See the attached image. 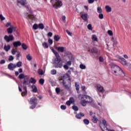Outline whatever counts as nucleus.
<instances>
[{
	"label": "nucleus",
	"instance_id": "5fc2aeb1",
	"mask_svg": "<svg viewBox=\"0 0 131 131\" xmlns=\"http://www.w3.org/2000/svg\"><path fill=\"white\" fill-rule=\"evenodd\" d=\"M45 90L46 92H47V94H48V95H50V88L48 87V88H47L45 87Z\"/></svg>",
	"mask_w": 131,
	"mask_h": 131
},
{
	"label": "nucleus",
	"instance_id": "4c0bfd02",
	"mask_svg": "<svg viewBox=\"0 0 131 131\" xmlns=\"http://www.w3.org/2000/svg\"><path fill=\"white\" fill-rule=\"evenodd\" d=\"M14 59H15V57L13 56V55H10L9 56L8 61H9V62H12V61L14 60Z\"/></svg>",
	"mask_w": 131,
	"mask_h": 131
},
{
	"label": "nucleus",
	"instance_id": "a211bd4d",
	"mask_svg": "<svg viewBox=\"0 0 131 131\" xmlns=\"http://www.w3.org/2000/svg\"><path fill=\"white\" fill-rule=\"evenodd\" d=\"M88 13H83L81 14V18L84 21H88Z\"/></svg>",
	"mask_w": 131,
	"mask_h": 131
},
{
	"label": "nucleus",
	"instance_id": "72a5a7b5",
	"mask_svg": "<svg viewBox=\"0 0 131 131\" xmlns=\"http://www.w3.org/2000/svg\"><path fill=\"white\" fill-rule=\"evenodd\" d=\"M42 47L44 49H48L49 48V45H48L47 42H43L42 43Z\"/></svg>",
	"mask_w": 131,
	"mask_h": 131
},
{
	"label": "nucleus",
	"instance_id": "864d4df0",
	"mask_svg": "<svg viewBox=\"0 0 131 131\" xmlns=\"http://www.w3.org/2000/svg\"><path fill=\"white\" fill-rule=\"evenodd\" d=\"M21 86V87H20ZM22 85L21 84H18V91L20 93H23V92H22Z\"/></svg>",
	"mask_w": 131,
	"mask_h": 131
},
{
	"label": "nucleus",
	"instance_id": "423d86ee",
	"mask_svg": "<svg viewBox=\"0 0 131 131\" xmlns=\"http://www.w3.org/2000/svg\"><path fill=\"white\" fill-rule=\"evenodd\" d=\"M79 99H85L86 101H91L88 102V103H92L93 102V98L87 95H79Z\"/></svg>",
	"mask_w": 131,
	"mask_h": 131
},
{
	"label": "nucleus",
	"instance_id": "4d7b16f0",
	"mask_svg": "<svg viewBox=\"0 0 131 131\" xmlns=\"http://www.w3.org/2000/svg\"><path fill=\"white\" fill-rule=\"evenodd\" d=\"M107 33L110 35L111 36H112L113 35V32L111 30H108L107 31Z\"/></svg>",
	"mask_w": 131,
	"mask_h": 131
},
{
	"label": "nucleus",
	"instance_id": "49530a36",
	"mask_svg": "<svg viewBox=\"0 0 131 131\" xmlns=\"http://www.w3.org/2000/svg\"><path fill=\"white\" fill-rule=\"evenodd\" d=\"M83 122L85 124H86V125H88L89 124V123H90V121H89L88 120V119H84L83 120Z\"/></svg>",
	"mask_w": 131,
	"mask_h": 131
},
{
	"label": "nucleus",
	"instance_id": "cd10ccee",
	"mask_svg": "<svg viewBox=\"0 0 131 131\" xmlns=\"http://www.w3.org/2000/svg\"><path fill=\"white\" fill-rule=\"evenodd\" d=\"M29 81H30V79H28V78H26L24 79V80L22 81V83L24 84V85H25V84H26V83H28V82H29Z\"/></svg>",
	"mask_w": 131,
	"mask_h": 131
},
{
	"label": "nucleus",
	"instance_id": "f257e3e1",
	"mask_svg": "<svg viewBox=\"0 0 131 131\" xmlns=\"http://www.w3.org/2000/svg\"><path fill=\"white\" fill-rule=\"evenodd\" d=\"M50 50H51L52 53L54 54L56 57V58H55L53 61L54 67L55 68H62L63 63L62 62V59L60 57V55L56 50H54V48L51 47Z\"/></svg>",
	"mask_w": 131,
	"mask_h": 131
},
{
	"label": "nucleus",
	"instance_id": "6e6d98bb",
	"mask_svg": "<svg viewBox=\"0 0 131 131\" xmlns=\"http://www.w3.org/2000/svg\"><path fill=\"white\" fill-rule=\"evenodd\" d=\"M98 17L99 19H104V15L102 13L99 14Z\"/></svg>",
	"mask_w": 131,
	"mask_h": 131
},
{
	"label": "nucleus",
	"instance_id": "de8ad7c7",
	"mask_svg": "<svg viewBox=\"0 0 131 131\" xmlns=\"http://www.w3.org/2000/svg\"><path fill=\"white\" fill-rule=\"evenodd\" d=\"M75 87L76 91H79V84H77V82H75Z\"/></svg>",
	"mask_w": 131,
	"mask_h": 131
},
{
	"label": "nucleus",
	"instance_id": "8fccbe9b",
	"mask_svg": "<svg viewBox=\"0 0 131 131\" xmlns=\"http://www.w3.org/2000/svg\"><path fill=\"white\" fill-rule=\"evenodd\" d=\"M21 56V53L20 52H18L16 54V60H19V58H20Z\"/></svg>",
	"mask_w": 131,
	"mask_h": 131
},
{
	"label": "nucleus",
	"instance_id": "79ce46f5",
	"mask_svg": "<svg viewBox=\"0 0 131 131\" xmlns=\"http://www.w3.org/2000/svg\"><path fill=\"white\" fill-rule=\"evenodd\" d=\"M54 38L55 41H59V40L60 39V36L59 35H55Z\"/></svg>",
	"mask_w": 131,
	"mask_h": 131
},
{
	"label": "nucleus",
	"instance_id": "c03bdc74",
	"mask_svg": "<svg viewBox=\"0 0 131 131\" xmlns=\"http://www.w3.org/2000/svg\"><path fill=\"white\" fill-rule=\"evenodd\" d=\"M79 67L80 69H82V70H84L85 69V68H86V67H85V65L83 64H80L79 66Z\"/></svg>",
	"mask_w": 131,
	"mask_h": 131
},
{
	"label": "nucleus",
	"instance_id": "473e14b6",
	"mask_svg": "<svg viewBox=\"0 0 131 131\" xmlns=\"http://www.w3.org/2000/svg\"><path fill=\"white\" fill-rule=\"evenodd\" d=\"M38 82L39 84H41V85H43L45 83V79L40 78V79H39Z\"/></svg>",
	"mask_w": 131,
	"mask_h": 131
},
{
	"label": "nucleus",
	"instance_id": "9d476101",
	"mask_svg": "<svg viewBox=\"0 0 131 131\" xmlns=\"http://www.w3.org/2000/svg\"><path fill=\"white\" fill-rule=\"evenodd\" d=\"M97 89L98 93H101V94H103V93H104V88L100 84L97 85Z\"/></svg>",
	"mask_w": 131,
	"mask_h": 131
},
{
	"label": "nucleus",
	"instance_id": "f3484780",
	"mask_svg": "<svg viewBox=\"0 0 131 131\" xmlns=\"http://www.w3.org/2000/svg\"><path fill=\"white\" fill-rule=\"evenodd\" d=\"M56 50L59 53H64V52H65V51H66V49H65V48L63 47H57Z\"/></svg>",
	"mask_w": 131,
	"mask_h": 131
},
{
	"label": "nucleus",
	"instance_id": "393cba45",
	"mask_svg": "<svg viewBox=\"0 0 131 131\" xmlns=\"http://www.w3.org/2000/svg\"><path fill=\"white\" fill-rule=\"evenodd\" d=\"M38 29H40V30H43V29H45V25L42 23H39L38 24Z\"/></svg>",
	"mask_w": 131,
	"mask_h": 131
},
{
	"label": "nucleus",
	"instance_id": "58836bf2",
	"mask_svg": "<svg viewBox=\"0 0 131 131\" xmlns=\"http://www.w3.org/2000/svg\"><path fill=\"white\" fill-rule=\"evenodd\" d=\"M51 74L52 75H56L57 74V70L53 69L51 71Z\"/></svg>",
	"mask_w": 131,
	"mask_h": 131
},
{
	"label": "nucleus",
	"instance_id": "bb28decb",
	"mask_svg": "<svg viewBox=\"0 0 131 131\" xmlns=\"http://www.w3.org/2000/svg\"><path fill=\"white\" fill-rule=\"evenodd\" d=\"M7 33H8V34H12V33H13V29L12 28V26L9 27L7 29Z\"/></svg>",
	"mask_w": 131,
	"mask_h": 131
},
{
	"label": "nucleus",
	"instance_id": "7ed1b4c3",
	"mask_svg": "<svg viewBox=\"0 0 131 131\" xmlns=\"http://www.w3.org/2000/svg\"><path fill=\"white\" fill-rule=\"evenodd\" d=\"M28 101L30 105H31L30 106V109H34L37 106V104H38L37 102L38 99L36 97H31L30 99H28Z\"/></svg>",
	"mask_w": 131,
	"mask_h": 131
},
{
	"label": "nucleus",
	"instance_id": "f03ea898",
	"mask_svg": "<svg viewBox=\"0 0 131 131\" xmlns=\"http://www.w3.org/2000/svg\"><path fill=\"white\" fill-rule=\"evenodd\" d=\"M112 73L113 75L116 76H121V77H124L125 74L123 71L118 66L113 64L112 67Z\"/></svg>",
	"mask_w": 131,
	"mask_h": 131
},
{
	"label": "nucleus",
	"instance_id": "69168bd1",
	"mask_svg": "<svg viewBox=\"0 0 131 131\" xmlns=\"http://www.w3.org/2000/svg\"><path fill=\"white\" fill-rule=\"evenodd\" d=\"M72 64V62H71V61H69L67 62V65H68V66H71Z\"/></svg>",
	"mask_w": 131,
	"mask_h": 131
},
{
	"label": "nucleus",
	"instance_id": "13d9d810",
	"mask_svg": "<svg viewBox=\"0 0 131 131\" xmlns=\"http://www.w3.org/2000/svg\"><path fill=\"white\" fill-rule=\"evenodd\" d=\"M88 29L89 30H93V27H92V25L89 24V25H88Z\"/></svg>",
	"mask_w": 131,
	"mask_h": 131
},
{
	"label": "nucleus",
	"instance_id": "5701e85b",
	"mask_svg": "<svg viewBox=\"0 0 131 131\" xmlns=\"http://www.w3.org/2000/svg\"><path fill=\"white\" fill-rule=\"evenodd\" d=\"M29 82L30 83H31L33 84H35L36 83V80L35 79V78L32 77L30 78Z\"/></svg>",
	"mask_w": 131,
	"mask_h": 131
},
{
	"label": "nucleus",
	"instance_id": "09e8293b",
	"mask_svg": "<svg viewBox=\"0 0 131 131\" xmlns=\"http://www.w3.org/2000/svg\"><path fill=\"white\" fill-rule=\"evenodd\" d=\"M9 26L11 27V26H13V25H12L11 22H7L6 25V27H9Z\"/></svg>",
	"mask_w": 131,
	"mask_h": 131
},
{
	"label": "nucleus",
	"instance_id": "774afa93",
	"mask_svg": "<svg viewBox=\"0 0 131 131\" xmlns=\"http://www.w3.org/2000/svg\"><path fill=\"white\" fill-rule=\"evenodd\" d=\"M55 91L57 94H59L60 93V89L58 88H56Z\"/></svg>",
	"mask_w": 131,
	"mask_h": 131
},
{
	"label": "nucleus",
	"instance_id": "1a4fd4ad",
	"mask_svg": "<svg viewBox=\"0 0 131 131\" xmlns=\"http://www.w3.org/2000/svg\"><path fill=\"white\" fill-rule=\"evenodd\" d=\"M22 43L21 41L17 40L13 42V46L14 48H18V47H21Z\"/></svg>",
	"mask_w": 131,
	"mask_h": 131
},
{
	"label": "nucleus",
	"instance_id": "603ef678",
	"mask_svg": "<svg viewBox=\"0 0 131 131\" xmlns=\"http://www.w3.org/2000/svg\"><path fill=\"white\" fill-rule=\"evenodd\" d=\"M72 109L74 110V111H78V107L75 105L72 106Z\"/></svg>",
	"mask_w": 131,
	"mask_h": 131
},
{
	"label": "nucleus",
	"instance_id": "7c9ffc66",
	"mask_svg": "<svg viewBox=\"0 0 131 131\" xmlns=\"http://www.w3.org/2000/svg\"><path fill=\"white\" fill-rule=\"evenodd\" d=\"M105 9L107 13H110V12H111V11H112V9L111 8V7H110L108 5H106L105 6Z\"/></svg>",
	"mask_w": 131,
	"mask_h": 131
},
{
	"label": "nucleus",
	"instance_id": "bf43d9fd",
	"mask_svg": "<svg viewBox=\"0 0 131 131\" xmlns=\"http://www.w3.org/2000/svg\"><path fill=\"white\" fill-rule=\"evenodd\" d=\"M60 108L61 110H66V105H61L60 106Z\"/></svg>",
	"mask_w": 131,
	"mask_h": 131
},
{
	"label": "nucleus",
	"instance_id": "e2e57ef3",
	"mask_svg": "<svg viewBox=\"0 0 131 131\" xmlns=\"http://www.w3.org/2000/svg\"><path fill=\"white\" fill-rule=\"evenodd\" d=\"M113 42V46L116 47V46H117V41H116V40H114Z\"/></svg>",
	"mask_w": 131,
	"mask_h": 131
},
{
	"label": "nucleus",
	"instance_id": "c9c22d12",
	"mask_svg": "<svg viewBox=\"0 0 131 131\" xmlns=\"http://www.w3.org/2000/svg\"><path fill=\"white\" fill-rule=\"evenodd\" d=\"M26 58L28 61H31V60H32V57L30 54L27 55Z\"/></svg>",
	"mask_w": 131,
	"mask_h": 131
},
{
	"label": "nucleus",
	"instance_id": "4be33fe9",
	"mask_svg": "<svg viewBox=\"0 0 131 131\" xmlns=\"http://www.w3.org/2000/svg\"><path fill=\"white\" fill-rule=\"evenodd\" d=\"M119 59L120 60V62L121 63V64H122V65H126V60H125V59L121 57H119Z\"/></svg>",
	"mask_w": 131,
	"mask_h": 131
},
{
	"label": "nucleus",
	"instance_id": "4468645a",
	"mask_svg": "<svg viewBox=\"0 0 131 131\" xmlns=\"http://www.w3.org/2000/svg\"><path fill=\"white\" fill-rule=\"evenodd\" d=\"M31 88L32 89L31 92H32V93H37L38 92L37 87L35 84L31 85Z\"/></svg>",
	"mask_w": 131,
	"mask_h": 131
},
{
	"label": "nucleus",
	"instance_id": "338daca9",
	"mask_svg": "<svg viewBox=\"0 0 131 131\" xmlns=\"http://www.w3.org/2000/svg\"><path fill=\"white\" fill-rule=\"evenodd\" d=\"M99 61L100 62H103L104 61V58H103V57L100 56L99 57Z\"/></svg>",
	"mask_w": 131,
	"mask_h": 131
},
{
	"label": "nucleus",
	"instance_id": "680f3d73",
	"mask_svg": "<svg viewBox=\"0 0 131 131\" xmlns=\"http://www.w3.org/2000/svg\"><path fill=\"white\" fill-rule=\"evenodd\" d=\"M48 45H50V32L47 33Z\"/></svg>",
	"mask_w": 131,
	"mask_h": 131
},
{
	"label": "nucleus",
	"instance_id": "c756f323",
	"mask_svg": "<svg viewBox=\"0 0 131 131\" xmlns=\"http://www.w3.org/2000/svg\"><path fill=\"white\" fill-rule=\"evenodd\" d=\"M32 29L33 30H37L38 29V24L35 23L32 26Z\"/></svg>",
	"mask_w": 131,
	"mask_h": 131
},
{
	"label": "nucleus",
	"instance_id": "37998d69",
	"mask_svg": "<svg viewBox=\"0 0 131 131\" xmlns=\"http://www.w3.org/2000/svg\"><path fill=\"white\" fill-rule=\"evenodd\" d=\"M23 4H23L21 6H23V7L26 8V9H27V10L29 8L28 6L26 5H27V2L26 1Z\"/></svg>",
	"mask_w": 131,
	"mask_h": 131
},
{
	"label": "nucleus",
	"instance_id": "2f4dec72",
	"mask_svg": "<svg viewBox=\"0 0 131 131\" xmlns=\"http://www.w3.org/2000/svg\"><path fill=\"white\" fill-rule=\"evenodd\" d=\"M92 39L93 41H98V37L96 35H92Z\"/></svg>",
	"mask_w": 131,
	"mask_h": 131
},
{
	"label": "nucleus",
	"instance_id": "6e6552de",
	"mask_svg": "<svg viewBox=\"0 0 131 131\" xmlns=\"http://www.w3.org/2000/svg\"><path fill=\"white\" fill-rule=\"evenodd\" d=\"M23 92L21 93V96L25 97V96H27L28 94V91H27V86L26 85L23 86Z\"/></svg>",
	"mask_w": 131,
	"mask_h": 131
},
{
	"label": "nucleus",
	"instance_id": "f704fd0d",
	"mask_svg": "<svg viewBox=\"0 0 131 131\" xmlns=\"http://www.w3.org/2000/svg\"><path fill=\"white\" fill-rule=\"evenodd\" d=\"M11 27L12 28L13 32H16V34L17 35H19V33L18 32V31H16V27H15L13 25L11 26Z\"/></svg>",
	"mask_w": 131,
	"mask_h": 131
},
{
	"label": "nucleus",
	"instance_id": "e433bc0d",
	"mask_svg": "<svg viewBox=\"0 0 131 131\" xmlns=\"http://www.w3.org/2000/svg\"><path fill=\"white\" fill-rule=\"evenodd\" d=\"M24 77H25V75L23 73L20 74L18 75V78L19 79H20V80L22 79H24Z\"/></svg>",
	"mask_w": 131,
	"mask_h": 131
},
{
	"label": "nucleus",
	"instance_id": "a878e982",
	"mask_svg": "<svg viewBox=\"0 0 131 131\" xmlns=\"http://www.w3.org/2000/svg\"><path fill=\"white\" fill-rule=\"evenodd\" d=\"M21 48H22L23 50H24V51H26V50H27V49H28V46H27L26 45V43H21Z\"/></svg>",
	"mask_w": 131,
	"mask_h": 131
},
{
	"label": "nucleus",
	"instance_id": "0eeeda50",
	"mask_svg": "<svg viewBox=\"0 0 131 131\" xmlns=\"http://www.w3.org/2000/svg\"><path fill=\"white\" fill-rule=\"evenodd\" d=\"M4 39L6 40V42H10V41H13L14 40V35L10 34L8 36V35H5L4 36Z\"/></svg>",
	"mask_w": 131,
	"mask_h": 131
},
{
	"label": "nucleus",
	"instance_id": "f8f14e48",
	"mask_svg": "<svg viewBox=\"0 0 131 131\" xmlns=\"http://www.w3.org/2000/svg\"><path fill=\"white\" fill-rule=\"evenodd\" d=\"M15 68H16V67L15 66V64L13 63H10L8 65V69L9 70H11L12 71H13V70H14L15 69Z\"/></svg>",
	"mask_w": 131,
	"mask_h": 131
},
{
	"label": "nucleus",
	"instance_id": "6ab92c4d",
	"mask_svg": "<svg viewBox=\"0 0 131 131\" xmlns=\"http://www.w3.org/2000/svg\"><path fill=\"white\" fill-rule=\"evenodd\" d=\"M37 73L39 75L42 76L46 73V71L41 69H39L37 70Z\"/></svg>",
	"mask_w": 131,
	"mask_h": 131
},
{
	"label": "nucleus",
	"instance_id": "39448f33",
	"mask_svg": "<svg viewBox=\"0 0 131 131\" xmlns=\"http://www.w3.org/2000/svg\"><path fill=\"white\" fill-rule=\"evenodd\" d=\"M63 83L66 90L69 91H71V79H70V78H69L67 79V81L63 80Z\"/></svg>",
	"mask_w": 131,
	"mask_h": 131
},
{
	"label": "nucleus",
	"instance_id": "ea45409f",
	"mask_svg": "<svg viewBox=\"0 0 131 131\" xmlns=\"http://www.w3.org/2000/svg\"><path fill=\"white\" fill-rule=\"evenodd\" d=\"M26 1V0H17V4H20L21 6L23 3H25Z\"/></svg>",
	"mask_w": 131,
	"mask_h": 131
},
{
	"label": "nucleus",
	"instance_id": "aec40b11",
	"mask_svg": "<svg viewBox=\"0 0 131 131\" xmlns=\"http://www.w3.org/2000/svg\"><path fill=\"white\" fill-rule=\"evenodd\" d=\"M4 49L6 51V52H9L11 50V45H5L4 47Z\"/></svg>",
	"mask_w": 131,
	"mask_h": 131
},
{
	"label": "nucleus",
	"instance_id": "412c9836",
	"mask_svg": "<svg viewBox=\"0 0 131 131\" xmlns=\"http://www.w3.org/2000/svg\"><path fill=\"white\" fill-rule=\"evenodd\" d=\"M83 116H84V114L82 113H80L76 115V117L77 119H81V118L83 117Z\"/></svg>",
	"mask_w": 131,
	"mask_h": 131
},
{
	"label": "nucleus",
	"instance_id": "b1692460",
	"mask_svg": "<svg viewBox=\"0 0 131 131\" xmlns=\"http://www.w3.org/2000/svg\"><path fill=\"white\" fill-rule=\"evenodd\" d=\"M15 68H20V67H22V61H18L16 64H15Z\"/></svg>",
	"mask_w": 131,
	"mask_h": 131
},
{
	"label": "nucleus",
	"instance_id": "3c124183",
	"mask_svg": "<svg viewBox=\"0 0 131 131\" xmlns=\"http://www.w3.org/2000/svg\"><path fill=\"white\" fill-rule=\"evenodd\" d=\"M97 12L99 14H101V13H102V12H103V10H102V8H101V7H98L97 8Z\"/></svg>",
	"mask_w": 131,
	"mask_h": 131
},
{
	"label": "nucleus",
	"instance_id": "a19ab883",
	"mask_svg": "<svg viewBox=\"0 0 131 131\" xmlns=\"http://www.w3.org/2000/svg\"><path fill=\"white\" fill-rule=\"evenodd\" d=\"M27 11L29 13V14H31V15H32V14H33V11H32V9H31V8L29 7L27 9Z\"/></svg>",
	"mask_w": 131,
	"mask_h": 131
},
{
	"label": "nucleus",
	"instance_id": "052dcab7",
	"mask_svg": "<svg viewBox=\"0 0 131 131\" xmlns=\"http://www.w3.org/2000/svg\"><path fill=\"white\" fill-rule=\"evenodd\" d=\"M6 63V60L5 59H2L0 61V64L1 65H3Z\"/></svg>",
	"mask_w": 131,
	"mask_h": 131
},
{
	"label": "nucleus",
	"instance_id": "a18cd8bd",
	"mask_svg": "<svg viewBox=\"0 0 131 131\" xmlns=\"http://www.w3.org/2000/svg\"><path fill=\"white\" fill-rule=\"evenodd\" d=\"M0 19L1 20V21H5V20H6V17H5V16H4V15H3V14H0Z\"/></svg>",
	"mask_w": 131,
	"mask_h": 131
},
{
	"label": "nucleus",
	"instance_id": "9b49d317",
	"mask_svg": "<svg viewBox=\"0 0 131 131\" xmlns=\"http://www.w3.org/2000/svg\"><path fill=\"white\" fill-rule=\"evenodd\" d=\"M4 74H5L6 76H8L9 78H10V79H13V80H15L16 83H18L19 82V81H18V80H17V79L15 78H14V77H13V76L10 75L9 74H8L7 73H4Z\"/></svg>",
	"mask_w": 131,
	"mask_h": 131
},
{
	"label": "nucleus",
	"instance_id": "20e7f679",
	"mask_svg": "<svg viewBox=\"0 0 131 131\" xmlns=\"http://www.w3.org/2000/svg\"><path fill=\"white\" fill-rule=\"evenodd\" d=\"M51 3L54 9H59L62 6H63V3L62 1L60 0H51Z\"/></svg>",
	"mask_w": 131,
	"mask_h": 131
},
{
	"label": "nucleus",
	"instance_id": "dca6fc26",
	"mask_svg": "<svg viewBox=\"0 0 131 131\" xmlns=\"http://www.w3.org/2000/svg\"><path fill=\"white\" fill-rule=\"evenodd\" d=\"M73 103H74V99H73V97H71L70 98L69 100L67 101L66 104L67 106H70Z\"/></svg>",
	"mask_w": 131,
	"mask_h": 131
},
{
	"label": "nucleus",
	"instance_id": "2eb2a0df",
	"mask_svg": "<svg viewBox=\"0 0 131 131\" xmlns=\"http://www.w3.org/2000/svg\"><path fill=\"white\" fill-rule=\"evenodd\" d=\"M88 52H90L92 54H98L99 53V50L97 48H93L92 49H88Z\"/></svg>",
	"mask_w": 131,
	"mask_h": 131
},
{
	"label": "nucleus",
	"instance_id": "0e129e2a",
	"mask_svg": "<svg viewBox=\"0 0 131 131\" xmlns=\"http://www.w3.org/2000/svg\"><path fill=\"white\" fill-rule=\"evenodd\" d=\"M11 54L13 55L16 54V51L14 49L11 50Z\"/></svg>",
	"mask_w": 131,
	"mask_h": 131
},
{
	"label": "nucleus",
	"instance_id": "c85d7f7f",
	"mask_svg": "<svg viewBox=\"0 0 131 131\" xmlns=\"http://www.w3.org/2000/svg\"><path fill=\"white\" fill-rule=\"evenodd\" d=\"M92 121L94 123H97V122H98V118H97L96 116H93L92 117Z\"/></svg>",
	"mask_w": 131,
	"mask_h": 131
},
{
	"label": "nucleus",
	"instance_id": "ddd939ff",
	"mask_svg": "<svg viewBox=\"0 0 131 131\" xmlns=\"http://www.w3.org/2000/svg\"><path fill=\"white\" fill-rule=\"evenodd\" d=\"M81 100L80 104L83 106L84 107L86 106V104H88V102H91V101H86L85 99H80Z\"/></svg>",
	"mask_w": 131,
	"mask_h": 131
}]
</instances>
